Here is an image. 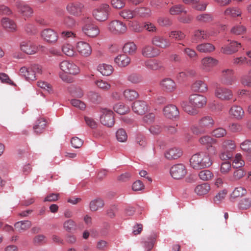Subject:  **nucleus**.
I'll return each instance as SVG.
<instances>
[{"instance_id": "423d86ee", "label": "nucleus", "mask_w": 251, "mask_h": 251, "mask_svg": "<svg viewBox=\"0 0 251 251\" xmlns=\"http://www.w3.org/2000/svg\"><path fill=\"white\" fill-rule=\"evenodd\" d=\"M84 8L85 6L83 3L78 1L70 2L66 6L67 11L70 14L76 17L81 16Z\"/></svg>"}, {"instance_id": "b1692460", "label": "nucleus", "mask_w": 251, "mask_h": 251, "mask_svg": "<svg viewBox=\"0 0 251 251\" xmlns=\"http://www.w3.org/2000/svg\"><path fill=\"white\" fill-rule=\"evenodd\" d=\"M164 116L170 119H176L179 117V111L177 107L173 104L165 106L163 109Z\"/></svg>"}, {"instance_id": "bf43d9fd", "label": "nucleus", "mask_w": 251, "mask_h": 251, "mask_svg": "<svg viewBox=\"0 0 251 251\" xmlns=\"http://www.w3.org/2000/svg\"><path fill=\"white\" fill-rule=\"evenodd\" d=\"M211 134L215 138H222L226 135L227 131L224 128L218 127L213 130Z\"/></svg>"}, {"instance_id": "7c9ffc66", "label": "nucleus", "mask_w": 251, "mask_h": 251, "mask_svg": "<svg viewBox=\"0 0 251 251\" xmlns=\"http://www.w3.org/2000/svg\"><path fill=\"white\" fill-rule=\"evenodd\" d=\"M192 90L196 92L205 93L208 90V87L204 81L198 80L193 83L191 86Z\"/></svg>"}, {"instance_id": "bb28decb", "label": "nucleus", "mask_w": 251, "mask_h": 251, "mask_svg": "<svg viewBox=\"0 0 251 251\" xmlns=\"http://www.w3.org/2000/svg\"><path fill=\"white\" fill-rule=\"evenodd\" d=\"M82 30L86 35L91 37H96L100 33V30L98 26L91 24L85 25Z\"/></svg>"}, {"instance_id": "a18cd8bd", "label": "nucleus", "mask_w": 251, "mask_h": 251, "mask_svg": "<svg viewBox=\"0 0 251 251\" xmlns=\"http://www.w3.org/2000/svg\"><path fill=\"white\" fill-rule=\"evenodd\" d=\"M196 20L200 23H210L213 20V17L211 14L203 13L198 15L196 17Z\"/></svg>"}, {"instance_id": "0eeeda50", "label": "nucleus", "mask_w": 251, "mask_h": 251, "mask_svg": "<svg viewBox=\"0 0 251 251\" xmlns=\"http://www.w3.org/2000/svg\"><path fill=\"white\" fill-rule=\"evenodd\" d=\"M108 30L116 35L125 33L127 30V26L123 22L119 20H114L108 24Z\"/></svg>"}, {"instance_id": "20e7f679", "label": "nucleus", "mask_w": 251, "mask_h": 251, "mask_svg": "<svg viewBox=\"0 0 251 251\" xmlns=\"http://www.w3.org/2000/svg\"><path fill=\"white\" fill-rule=\"evenodd\" d=\"M110 11V7L108 4L102 3L94 9L92 15L97 21L104 22L108 19Z\"/></svg>"}, {"instance_id": "338daca9", "label": "nucleus", "mask_w": 251, "mask_h": 251, "mask_svg": "<svg viewBox=\"0 0 251 251\" xmlns=\"http://www.w3.org/2000/svg\"><path fill=\"white\" fill-rule=\"evenodd\" d=\"M88 97L89 100L93 103H99L101 100V96L99 95V93L90 92L88 94Z\"/></svg>"}, {"instance_id": "6ab92c4d", "label": "nucleus", "mask_w": 251, "mask_h": 251, "mask_svg": "<svg viewBox=\"0 0 251 251\" xmlns=\"http://www.w3.org/2000/svg\"><path fill=\"white\" fill-rule=\"evenodd\" d=\"M39 48H42V46L37 47L30 41H23L20 45L21 50L28 54L35 53L38 51Z\"/></svg>"}, {"instance_id": "6e6552de", "label": "nucleus", "mask_w": 251, "mask_h": 251, "mask_svg": "<svg viewBox=\"0 0 251 251\" xmlns=\"http://www.w3.org/2000/svg\"><path fill=\"white\" fill-rule=\"evenodd\" d=\"M100 122L105 126L112 127L115 123L114 113L111 110L104 108L101 110Z\"/></svg>"}, {"instance_id": "e2e57ef3", "label": "nucleus", "mask_w": 251, "mask_h": 251, "mask_svg": "<svg viewBox=\"0 0 251 251\" xmlns=\"http://www.w3.org/2000/svg\"><path fill=\"white\" fill-rule=\"evenodd\" d=\"M116 138L119 142H126L127 139V135L126 131L123 128L118 129L116 132Z\"/></svg>"}, {"instance_id": "37998d69", "label": "nucleus", "mask_w": 251, "mask_h": 251, "mask_svg": "<svg viewBox=\"0 0 251 251\" xmlns=\"http://www.w3.org/2000/svg\"><path fill=\"white\" fill-rule=\"evenodd\" d=\"M119 15L126 20H129L136 17L135 9L131 10L128 9H125L119 12Z\"/></svg>"}, {"instance_id": "a19ab883", "label": "nucleus", "mask_w": 251, "mask_h": 251, "mask_svg": "<svg viewBox=\"0 0 251 251\" xmlns=\"http://www.w3.org/2000/svg\"><path fill=\"white\" fill-rule=\"evenodd\" d=\"M181 105L183 110L191 115H197L199 111L196 107L190 105L187 101H182Z\"/></svg>"}, {"instance_id": "0e129e2a", "label": "nucleus", "mask_w": 251, "mask_h": 251, "mask_svg": "<svg viewBox=\"0 0 251 251\" xmlns=\"http://www.w3.org/2000/svg\"><path fill=\"white\" fill-rule=\"evenodd\" d=\"M251 207V199L246 198L242 199L239 203V207L241 209H247Z\"/></svg>"}, {"instance_id": "5fc2aeb1", "label": "nucleus", "mask_w": 251, "mask_h": 251, "mask_svg": "<svg viewBox=\"0 0 251 251\" xmlns=\"http://www.w3.org/2000/svg\"><path fill=\"white\" fill-rule=\"evenodd\" d=\"M245 175V172L242 169H238L233 172V175L229 177L228 179L231 181H237L240 179Z\"/></svg>"}, {"instance_id": "412c9836", "label": "nucleus", "mask_w": 251, "mask_h": 251, "mask_svg": "<svg viewBox=\"0 0 251 251\" xmlns=\"http://www.w3.org/2000/svg\"><path fill=\"white\" fill-rule=\"evenodd\" d=\"M132 108L135 113L143 115L148 110V105L146 101L138 100L132 103Z\"/></svg>"}, {"instance_id": "c9c22d12", "label": "nucleus", "mask_w": 251, "mask_h": 251, "mask_svg": "<svg viewBox=\"0 0 251 251\" xmlns=\"http://www.w3.org/2000/svg\"><path fill=\"white\" fill-rule=\"evenodd\" d=\"M31 222L29 221H22L14 224L15 229L19 232L25 231L31 226Z\"/></svg>"}, {"instance_id": "2eb2a0df", "label": "nucleus", "mask_w": 251, "mask_h": 251, "mask_svg": "<svg viewBox=\"0 0 251 251\" xmlns=\"http://www.w3.org/2000/svg\"><path fill=\"white\" fill-rule=\"evenodd\" d=\"M228 44L225 45L221 48V51L224 54H232L236 52L241 47L240 43L236 41L228 40Z\"/></svg>"}, {"instance_id": "774afa93", "label": "nucleus", "mask_w": 251, "mask_h": 251, "mask_svg": "<svg viewBox=\"0 0 251 251\" xmlns=\"http://www.w3.org/2000/svg\"><path fill=\"white\" fill-rule=\"evenodd\" d=\"M241 83L245 86L251 87V69L249 71L248 75L242 77Z\"/></svg>"}, {"instance_id": "473e14b6", "label": "nucleus", "mask_w": 251, "mask_h": 251, "mask_svg": "<svg viewBox=\"0 0 251 251\" xmlns=\"http://www.w3.org/2000/svg\"><path fill=\"white\" fill-rule=\"evenodd\" d=\"M182 151L178 148H172L167 151L165 155L166 158L169 160L176 159L182 155Z\"/></svg>"}, {"instance_id": "a211bd4d", "label": "nucleus", "mask_w": 251, "mask_h": 251, "mask_svg": "<svg viewBox=\"0 0 251 251\" xmlns=\"http://www.w3.org/2000/svg\"><path fill=\"white\" fill-rule=\"evenodd\" d=\"M16 6L18 12L25 18H29L33 14V9L28 4L24 2H16Z\"/></svg>"}, {"instance_id": "864d4df0", "label": "nucleus", "mask_w": 251, "mask_h": 251, "mask_svg": "<svg viewBox=\"0 0 251 251\" xmlns=\"http://www.w3.org/2000/svg\"><path fill=\"white\" fill-rule=\"evenodd\" d=\"M183 51L189 58L193 61L196 60L198 58V53L192 49L186 48L183 50Z\"/></svg>"}, {"instance_id": "8fccbe9b", "label": "nucleus", "mask_w": 251, "mask_h": 251, "mask_svg": "<svg viewBox=\"0 0 251 251\" xmlns=\"http://www.w3.org/2000/svg\"><path fill=\"white\" fill-rule=\"evenodd\" d=\"M247 28L242 25H238L233 26L230 30L231 33L235 35H242L246 32Z\"/></svg>"}, {"instance_id": "9b49d317", "label": "nucleus", "mask_w": 251, "mask_h": 251, "mask_svg": "<svg viewBox=\"0 0 251 251\" xmlns=\"http://www.w3.org/2000/svg\"><path fill=\"white\" fill-rule=\"evenodd\" d=\"M151 43L154 47L162 49L168 48L171 45V43L168 39L161 35H155L152 37Z\"/></svg>"}, {"instance_id": "4be33fe9", "label": "nucleus", "mask_w": 251, "mask_h": 251, "mask_svg": "<svg viewBox=\"0 0 251 251\" xmlns=\"http://www.w3.org/2000/svg\"><path fill=\"white\" fill-rule=\"evenodd\" d=\"M41 35L42 38L49 43H55L58 38L57 33L50 28L43 30Z\"/></svg>"}, {"instance_id": "e433bc0d", "label": "nucleus", "mask_w": 251, "mask_h": 251, "mask_svg": "<svg viewBox=\"0 0 251 251\" xmlns=\"http://www.w3.org/2000/svg\"><path fill=\"white\" fill-rule=\"evenodd\" d=\"M125 99L128 101H132L139 97L138 93L135 90L126 89L123 92Z\"/></svg>"}, {"instance_id": "49530a36", "label": "nucleus", "mask_w": 251, "mask_h": 251, "mask_svg": "<svg viewBox=\"0 0 251 251\" xmlns=\"http://www.w3.org/2000/svg\"><path fill=\"white\" fill-rule=\"evenodd\" d=\"M46 126V122L43 119L38 120L33 127L34 131L37 133H41L43 132Z\"/></svg>"}, {"instance_id": "f3484780", "label": "nucleus", "mask_w": 251, "mask_h": 251, "mask_svg": "<svg viewBox=\"0 0 251 251\" xmlns=\"http://www.w3.org/2000/svg\"><path fill=\"white\" fill-rule=\"evenodd\" d=\"M76 50L80 55L84 57L90 56L92 53L91 46L84 41L78 42L76 44Z\"/></svg>"}, {"instance_id": "603ef678", "label": "nucleus", "mask_w": 251, "mask_h": 251, "mask_svg": "<svg viewBox=\"0 0 251 251\" xmlns=\"http://www.w3.org/2000/svg\"><path fill=\"white\" fill-rule=\"evenodd\" d=\"M199 176L201 179L204 181L209 180L214 176L213 173L208 170L201 171L199 173Z\"/></svg>"}, {"instance_id": "f8f14e48", "label": "nucleus", "mask_w": 251, "mask_h": 251, "mask_svg": "<svg viewBox=\"0 0 251 251\" xmlns=\"http://www.w3.org/2000/svg\"><path fill=\"white\" fill-rule=\"evenodd\" d=\"M234 71L232 69H226L222 70L220 78L221 82L225 85H231L235 81Z\"/></svg>"}, {"instance_id": "cd10ccee", "label": "nucleus", "mask_w": 251, "mask_h": 251, "mask_svg": "<svg viewBox=\"0 0 251 251\" xmlns=\"http://www.w3.org/2000/svg\"><path fill=\"white\" fill-rule=\"evenodd\" d=\"M242 15V10L236 6L228 7L224 12V15L227 17L235 18Z\"/></svg>"}, {"instance_id": "13d9d810", "label": "nucleus", "mask_w": 251, "mask_h": 251, "mask_svg": "<svg viewBox=\"0 0 251 251\" xmlns=\"http://www.w3.org/2000/svg\"><path fill=\"white\" fill-rule=\"evenodd\" d=\"M135 12L136 16L146 17L150 15L151 10L148 8L138 7L135 9Z\"/></svg>"}, {"instance_id": "aec40b11", "label": "nucleus", "mask_w": 251, "mask_h": 251, "mask_svg": "<svg viewBox=\"0 0 251 251\" xmlns=\"http://www.w3.org/2000/svg\"><path fill=\"white\" fill-rule=\"evenodd\" d=\"M182 2L186 5H191L196 10L205 11L208 4L207 2L201 1L200 0H182Z\"/></svg>"}, {"instance_id": "79ce46f5", "label": "nucleus", "mask_w": 251, "mask_h": 251, "mask_svg": "<svg viewBox=\"0 0 251 251\" xmlns=\"http://www.w3.org/2000/svg\"><path fill=\"white\" fill-rule=\"evenodd\" d=\"M123 50L125 53L132 55L136 53L137 46L134 42H129L124 45Z\"/></svg>"}, {"instance_id": "69168bd1", "label": "nucleus", "mask_w": 251, "mask_h": 251, "mask_svg": "<svg viewBox=\"0 0 251 251\" xmlns=\"http://www.w3.org/2000/svg\"><path fill=\"white\" fill-rule=\"evenodd\" d=\"M231 169V165L229 162L225 161L221 163L220 172L223 175L227 174Z\"/></svg>"}, {"instance_id": "393cba45", "label": "nucleus", "mask_w": 251, "mask_h": 251, "mask_svg": "<svg viewBox=\"0 0 251 251\" xmlns=\"http://www.w3.org/2000/svg\"><path fill=\"white\" fill-rule=\"evenodd\" d=\"M160 85L164 91L168 92H172L176 89V84L175 81L170 78H166L162 79Z\"/></svg>"}, {"instance_id": "5701e85b", "label": "nucleus", "mask_w": 251, "mask_h": 251, "mask_svg": "<svg viewBox=\"0 0 251 251\" xmlns=\"http://www.w3.org/2000/svg\"><path fill=\"white\" fill-rule=\"evenodd\" d=\"M210 36L209 33L206 30L197 29L193 32L191 41L192 43H198L206 40Z\"/></svg>"}, {"instance_id": "4d7b16f0", "label": "nucleus", "mask_w": 251, "mask_h": 251, "mask_svg": "<svg viewBox=\"0 0 251 251\" xmlns=\"http://www.w3.org/2000/svg\"><path fill=\"white\" fill-rule=\"evenodd\" d=\"M113 108L115 112L120 114H126L129 110L128 107L121 103L115 104Z\"/></svg>"}, {"instance_id": "7ed1b4c3", "label": "nucleus", "mask_w": 251, "mask_h": 251, "mask_svg": "<svg viewBox=\"0 0 251 251\" xmlns=\"http://www.w3.org/2000/svg\"><path fill=\"white\" fill-rule=\"evenodd\" d=\"M235 148L236 145L234 141L230 139L224 140L221 145L222 151L219 155L221 159L227 160L231 159Z\"/></svg>"}, {"instance_id": "f03ea898", "label": "nucleus", "mask_w": 251, "mask_h": 251, "mask_svg": "<svg viewBox=\"0 0 251 251\" xmlns=\"http://www.w3.org/2000/svg\"><path fill=\"white\" fill-rule=\"evenodd\" d=\"M42 67L37 64L32 65L28 67H23L20 69V74L28 81L36 79V74H41Z\"/></svg>"}, {"instance_id": "39448f33", "label": "nucleus", "mask_w": 251, "mask_h": 251, "mask_svg": "<svg viewBox=\"0 0 251 251\" xmlns=\"http://www.w3.org/2000/svg\"><path fill=\"white\" fill-rule=\"evenodd\" d=\"M214 94L216 98L222 100H230L233 96L231 90L220 84H217L215 87Z\"/></svg>"}, {"instance_id": "f257e3e1", "label": "nucleus", "mask_w": 251, "mask_h": 251, "mask_svg": "<svg viewBox=\"0 0 251 251\" xmlns=\"http://www.w3.org/2000/svg\"><path fill=\"white\" fill-rule=\"evenodd\" d=\"M190 165L195 170H201L210 167L212 161L209 155L204 152H201L193 155L190 160Z\"/></svg>"}, {"instance_id": "4468645a", "label": "nucleus", "mask_w": 251, "mask_h": 251, "mask_svg": "<svg viewBox=\"0 0 251 251\" xmlns=\"http://www.w3.org/2000/svg\"><path fill=\"white\" fill-rule=\"evenodd\" d=\"M218 64V60L211 57L206 56L201 59L200 67L205 72H210L213 68Z\"/></svg>"}, {"instance_id": "dca6fc26", "label": "nucleus", "mask_w": 251, "mask_h": 251, "mask_svg": "<svg viewBox=\"0 0 251 251\" xmlns=\"http://www.w3.org/2000/svg\"><path fill=\"white\" fill-rule=\"evenodd\" d=\"M141 54L146 58H153L159 55L160 51L153 45H147L142 49Z\"/></svg>"}, {"instance_id": "f704fd0d", "label": "nucleus", "mask_w": 251, "mask_h": 251, "mask_svg": "<svg viewBox=\"0 0 251 251\" xmlns=\"http://www.w3.org/2000/svg\"><path fill=\"white\" fill-rule=\"evenodd\" d=\"M196 49L200 52L209 53L214 51L215 48L214 46L211 43H204L197 45Z\"/></svg>"}, {"instance_id": "3c124183", "label": "nucleus", "mask_w": 251, "mask_h": 251, "mask_svg": "<svg viewBox=\"0 0 251 251\" xmlns=\"http://www.w3.org/2000/svg\"><path fill=\"white\" fill-rule=\"evenodd\" d=\"M169 12L171 15H178L182 12L186 13L187 11L184 10V7L181 4H177L171 7Z\"/></svg>"}, {"instance_id": "72a5a7b5", "label": "nucleus", "mask_w": 251, "mask_h": 251, "mask_svg": "<svg viewBox=\"0 0 251 251\" xmlns=\"http://www.w3.org/2000/svg\"><path fill=\"white\" fill-rule=\"evenodd\" d=\"M115 62L119 67H124L127 66L130 62V58L126 54H123L117 56L115 58Z\"/></svg>"}, {"instance_id": "c756f323", "label": "nucleus", "mask_w": 251, "mask_h": 251, "mask_svg": "<svg viewBox=\"0 0 251 251\" xmlns=\"http://www.w3.org/2000/svg\"><path fill=\"white\" fill-rule=\"evenodd\" d=\"M215 122L212 117L207 116L201 118L199 122V126L204 128L205 130L213 126Z\"/></svg>"}, {"instance_id": "09e8293b", "label": "nucleus", "mask_w": 251, "mask_h": 251, "mask_svg": "<svg viewBox=\"0 0 251 251\" xmlns=\"http://www.w3.org/2000/svg\"><path fill=\"white\" fill-rule=\"evenodd\" d=\"M247 193V190L244 188L239 186L234 189L231 194V199H235L242 197Z\"/></svg>"}, {"instance_id": "052dcab7", "label": "nucleus", "mask_w": 251, "mask_h": 251, "mask_svg": "<svg viewBox=\"0 0 251 251\" xmlns=\"http://www.w3.org/2000/svg\"><path fill=\"white\" fill-rule=\"evenodd\" d=\"M98 88L103 91H108L111 88V85L107 82L102 80H98L95 82Z\"/></svg>"}, {"instance_id": "9d476101", "label": "nucleus", "mask_w": 251, "mask_h": 251, "mask_svg": "<svg viewBox=\"0 0 251 251\" xmlns=\"http://www.w3.org/2000/svg\"><path fill=\"white\" fill-rule=\"evenodd\" d=\"M187 173L186 167L182 164L173 166L170 169V174L174 179H179L184 177Z\"/></svg>"}, {"instance_id": "c03bdc74", "label": "nucleus", "mask_w": 251, "mask_h": 251, "mask_svg": "<svg viewBox=\"0 0 251 251\" xmlns=\"http://www.w3.org/2000/svg\"><path fill=\"white\" fill-rule=\"evenodd\" d=\"M169 36L176 41H179L183 40L186 37V35L181 31L175 30L171 31L169 33Z\"/></svg>"}, {"instance_id": "ea45409f", "label": "nucleus", "mask_w": 251, "mask_h": 251, "mask_svg": "<svg viewBox=\"0 0 251 251\" xmlns=\"http://www.w3.org/2000/svg\"><path fill=\"white\" fill-rule=\"evenodd\" d=\"M104 205L103 201L101 199L97 198L90 202L89 207L92 211H96L100 208L103 207Z\"/></svg>"}, {"instance_id": "6e6d98bb", "label": "nucleus", "mask_w": 251, "mask_h": 251, "mask_svg": "<svg viewBox=\"0 0 251 251\" xmlns=\"http://www.w3.org/2000/svg\"><path fill=\"white\" fill-rule=\"evenodd\" d=\"M245 165L244 161L242 159V155L237 153L233 161L232 165L234 168H239Z\"/></svg>"}, {"instance_id": "ddd939ff", "label": "nucleus", "mask_w": 251, "mask_h": 251, "mask_svg": "<svg viewBox=\"0 0 251 251\" xmlns=\"http://www.w3.org/2000/svg\"><path fill=\"white\" fill-rule=\"evenodd\" d=\"M189 103L194 107L201 108L206 105L207 102L206 98L200 94H193L190 96Z\"/></svg>"}, {"instance_id": "680f3d73", "label": "nucleus", "mask_w": 251, "mask_h": 251, "mask_svg": "<svg viewBox=\"0 0 251 251\" xmlns=\"http://www.w3.org/2000/svg\"><path fill=\"white\" fill-rule=\"evenodd\" d=\"M62 51L68 56H73L75 52L74 47L70 44H66L62 47Z\"/></svg>"}, {"instance_id": "2f4dec72", "label": "nucleus", "mask_w": 251, "mask_h": 251, "mask_svg": "<svg viewBox=\"0 0 251 251\" xmlns=\"http://www.w3.org/2000/svg\"><path fill=\"white\" fill-rule=\"evenodd\" d=\"M230 115L238 120L242 119L244 116V111L243 108L238 105L232 106L229 111Z\"/></svg>"}, {"instance_id": "4c0bfd02", "label": "nucleus", "mask_w": 251, "mask_h": 251, "mask_svg": "<svg viewBox=\"0 0 251 251\" xmlns=\"http://www.w3.org/2000/svg\"><path fill=\"white\" fill-rule=\"evenodd\" d=\"M98 70L103 75L108 76L112 73L113 68L110 65L102 64L98 66Z\"/></svg>"}, {"instance_id": "58836bf2", "label": "nucleus", "mask_w": 251, "mask_h": 251, "mask_svg": "<svg viewBox=\"0 0 251 251\" xmlns=\"http://www.w3.org/2000/svg\"><path fill=\"white\" fill-rule=\"evenodd\" d=\"M210 189V185L207 183H202L197 185L195 189V192L199 196L206 195Z\"/></svg>"}, {"instance_id": "1a4fd4ad", "label": "nucleus", "mask_w": 251, "mask_h": 251, "mask_svg": "<svg viewBox=\"0 0 251 251\" xmlns=\"http://www.w3.org/2000/svg\"><path fill=\"white\" fill-rule=\"evenodd\" d=\"M60 69L65 73L75 75L79 73V68L72 62L68 60H64L60 63Z\"/></svg>"}, {"instance_id": "c85d7f7f", "label": "nucleus", "mask_w": 251, "mask_h": 251, "mask_svg": "<svg viewBox=\"0 0 251 251\" xmlns=\"http://www.w3.org/2000/svg\"><path fill=\"white\" fill-rule=\"evenodd\" d=\"M1 24L3 28L8 32H14L16 30V24L12 20L8 18H2Z\"/></svg>"}, {"instance_id": "de8ad7c7", "label": "nucleus", "mask_w": 251, "mask_h": 251, "mask_svg": "<svg viewBox=\"0 0 251 251\" xmlns=\"http://www.w3.org/2000/svg\"><path fill=\"white\" fill-rule=\"evenodd\" d=\"M199 142L203 145L211 146L217 143V140L209 136H203L199 139Z\"/></svg>"}, {"instance_id": "a878e982", "label": "nucleus", "mask_w": 251, "mask_h": 251, "mask_svg": "<svg viewBox=\"0 0 251 251\" xmlns=\"http://www.w3.org/2000/svg\"><path fill=\"white\" fill-rule=\"evenodd\" d=\"M145 67L150 70L153 71L163 70L164 67L163 63L156 59H150L145 62Z\"/></svg>"}]
</instances>
